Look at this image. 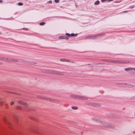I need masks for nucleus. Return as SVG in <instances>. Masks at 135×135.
I'll use <instances>...</instances> for the list:
<instances>
[{
  "mask_svg": "<svg viewBox=\"0 0 135 135\" xmlns=\"http://www.w3.org/2000/svg\"><path fill=\"white\" fill-rule=\"evenodd\" d=\"M38 97L40 99L46 100L50 102H53L55 103H58L59 102V101L58 100L47 97H45L42 96H38Z\"/></svg>",
  "mask_w": 135,
  "mask_h": 135,
  "instance_id": "1",
  "label": "nucleus"
},
{
  "mask_svg": "<svg viewBox=\"0 0 135 135\" xmlns=\"http://www.w3.org/2000/svg\"><path fill=\"white\" fill-rule=\"evenodd\" d=\"M18 103L21 105H19L18 106L17 108L18 109H21L22 108V107H26L28 105L26 103L24 102L21 100H19L18 102Z\"/></svg>",
  "mask_w": 135,
  "mask_h": 135,
  "instance_id": "2",
  "label": "nucleus"
},
{
  "mask_svg": "<svg viewBox=\"0 0 135 135\" xmlns=\"http://www.w3.org/2000/svg\"><path fill=\"white\" fill-rule=\"evenodd\" d=\"M71 96L73 98L80 100H86L87 99V98L86 97L83 96H81L77 95H71Z\"/></svg>",
  "mask_w": 135,
  "mask_h": 135,
  "instance_id": "3",
  "label": "nucleus"
},
{
  "mask_svg": "<svg viewBox=\"0 0 135 135\" xmlns=\"http://www.w3.org/2000/svg\"><path fill=\"white\" fill-rule=\"evenodd\" d=\"M104 35L103 34H99L95 35H91V36H86L85 37V38L86 39H92V38H97L99 36H100L102 35Z\"/></svg>",
  "mask_w": 135,
  "mask_h": 135,
  "instance_id": "4",
  "label": "nucleus"
},
{
  "mask_svg": "<svg viewBox=\"0 0 135 135\" xmlns=\"http://www.w3.org/2000/svg\"><path fill=\"white\" fill-rule=\"evenodd\" d=\"M0 60L4 61H5L11 62L13 61V60L10 59H6L4 57H0Z\"/></svg>",
  "mask_w": 135,
  "mask_h": 135,
  "instance_id": "5",
  "label": "nucleus"
},
{
  "mask_svg": "<svg viewBox=\"0 0 135 135\" xmlns=\"http://www.w3.org/2000/svg\"><path fill=\"white\" fill-rule=\"evenodd\" d=\"M135 70V68H126L125 69V70L126 71H128L129 70Z\"/></svg>",
  "mask_w": 135,
  "mask_h": 135,
  "instance_id": "6",
  "label": "nucleus"
},
{
  "mask_svg": "<svg viewBox=\"0 0 135 135\" xmlns=\"http://www.w3.org/2000/svg\"><path fill=\"white\" fill-rule=\"evenodd\" d=\"M92 119L95 122H99L100 121V120L99 119H98L97 118L95 117L92 118Z\"/></svg>",
  "mask_w": 135,
  "mask_h": 135,
  "instance_id": "7",
  "label": "nucleus"
},
{
  "mask_svg": "<svg viewBox=\"0 0 135 135\" xmlns=\"http://www.w3.org/2000/svg\"><path fill=\"white\" fill-rule=\"evenodd\" d=\"M59 39H68L69 38L68 37L66 36H61L59 37Z\"/></svg>",
  "mask_w": 135,
  "mask_h": 135,
  "instance_id": "8",
  "label": "nucleus"
},
{
  "mask_svg": "<svg viewBox=\"0 0 135 135\" xmlns=\"http://www.w3.org/2000/svg\"><path fill=\"white\" fill-rule=\"evenodd\" d=\"M114 62L115 63H123L124 64L125 63V62L124 61H121L119 60H116L114 61Z\"/></svg>",
  "mask_w": 135,
  "mask_h": 135,
  "instance_id": "9",
  "label": "nucleus"
},
{
  "mask_svg": "<svg viewBox=\"0 0 135 135\" xmlns=\"http://www.w3.org/2000/svg\"><path fill=\"white\" fill-rule=\"evenodd\" d=\"M60 61H66V62H68L69 61V60L68 59H60Z\"/></svg>",
  "mask_w": 135,
  "mask_h": 135,
  "instance_id": "10",
  "label": "nucleus"
},
{
  "mask_svg": "<svg viewBox=\"0 0 135 135\" xmlns=\"http://www.w3.org/2000/svg\"><path fill=\"white\" fill-rule=\"evenodd\" d=\"M92 105L95 107H98L99 106V105L98 104H97L95 103H93L92 104Z\"/></svg>",
  "mask_w": 135,
  "mask_h": 135,
  "instance_id": "11",
  "label": "nucleus"
},
{
  "mask_svg": "<svg viewBox=\"0 0 135 135\" xmlns=\"http://www.w3.org/2000/svg\"><path fill=\"white\" fill-rule=\"evenodd\" d=\"M100 2L98 0L96 1L94 3V4L95 5H97L99 4Z\"/></svg>",
  "mask_w": 135,
  "mask_h": 135,
  "instance_id": "12",
  "label": "nucleus"
},
{
  "mask_svg": "<svg viewBox=\"0 0 135 135\" xmlns=\"http://www.w3.org/2000/svg\"><path fill=\"white\" fill-rule=\"evenodd\" d=\"M72 109L74 110H76L78 109V107H72Z\"/></svg>",
  "mask_w": 135,
  "mask_h": 135,
  "instance_id": "13",
  "label": "nucleus"
},
{
  "mask_svg": "<svg viewBox=\"0 0 135 135\" xmlns=\"http://www.w3.org/2000/svg\"><path fill=\"white\" fill-rule=\"evenodd\" d=\"M45 24V23L44 22H42L40 23V25H44Z\"/></svg>",
  "mask_w": 135,
  "mask_h": 135,
  "instance_id": "14",
  "label": "nucleus"
},
{
  "mask_svg": "<svg viewBox=\"0 0 135 135\" xmlns=\"http://www.w3.org/2000/svg\"><path fill=\"white\" fill-rule=\"evenodd\" d=\"M23 4V3L21 2H19L18 3V5L19 6H22Z\"/></svg>",
  "mask_w": 135,
  "mask_h": 135,
  "instance_id": "15",
  "label": "nucleus"
},
{
  "mask_svg": "<svg viewBox=\"0 0 135 135\" xmlns=\"http://www.w3.org/2000/svg\"><path fill=\"white\" fill-rule=\"evenodd\" d=\"M66 35L67 36H70V34L69 33H66Z\"/></svg>",
  "mask_w": 135,
  "mask_h": 135,
  "instance_id": "16",
  "label": "nucleus"
},
{
  "mask_svg": "<svg viewBox=\"0 0 135 135\" xmlns=\"http://www.w3.org/2000/svg\"><path fill=\"white\" fill-rule=\"evenodd\" d=\"M70 36H72V37H73L75 35V34H74L73 33H71L70 34Z\"/></svg>",
  "mask_w": 135,
  "mask_h": 135,
  "instance_id": "17",
  "label": "nucleus"
},
{
  "mask_svg": "<svg viewBox=\"0 0 135 135\" xmlns=\"http://www.w3.org/2000/svg\"><path fill=\"white\" fill-rule=\"evenodd\" d=\"M14 104V102L13 101H12L10 103V105H13Z\"/></svg>",
  "mask_w": 135,
  "mask_h": 135,
  "instance_id": "18",
  "label": "nucleus"
},
{
  "mask_svg": "<svg viewBox=\"0 0 135 135\" xmlns=\"http://www.w3.org/2000/svg\"><path fill=\"white\" fill-rule=\"evenodd\" d=\"M55 2L56 3H58L59 2V0H55Z\"/></svg>",
  "mask_w": 135,
  "mask_h": 135,
  "instance_id": "19",
  "label": "nucleus"
},
{
  "mask_svg": "<svg viewBox=\"0 0 135 135\" xmlns=\"http://www.w3.org/2000/svg\"><path fill=\"white\" fill-rule=\"evenodd\" d=\"M48 3H52V1H49L48 2Z\"/></svg>",
  "mask_w": 135,
  "mask_h": 135,
  "instance_id": "20",
  "label": "nucleus"
},
{
  "mask_svg": "<svg viewBox=\"0 0 135 135\" xmlns=\"http://www.w3.org/2000/svg\"><path fill=\"white\" fill-rule=\"evenodd\" d=\"M23 29L24 30H28V28H23Z\"/></svg>",
  "mask_w": 135,
  "mask_h": 135,
  "instance_id": "21",
  "label": "nucleus"
},
{
  "mask_svg": "<svg viewBox=\"0 0 135 135\" xmlns=\"http://www.w3.org/2000/svg\"><path fill=\"white\" fill-rule=\"evenodd\" d=\"M3 104V103L2 101L0 102V105H1Z\"/></svg>",
  "mask_w": 135,
  "mask_h": 135,
  "instance_id": "22",
  "label": "nucleus"
},
{
  "mask_svg": "<svg viewBox=\"0 0 135 135\" xmlns=\"http://www.w3.org/2000/svg\"><path fill=\"white\" fill-rule=\"evenodd\" d=\"M107 0H101V2H103L105 1H106Z\"/></svg>",
  "mask_w": 135,
  "mask_h": 135,
  "instance_id": "23",
  "label": "nucleus"
},
{
  "mask_svg": "<svg viewBox=\"0 0 135 135\" xmlns=\"http://www.w3.org/2000/svg\"><path fill=\"white\" fill-rule=\"evenodd\" d=\"M108 0V1L110 2V1H113V0Z\"/></svg>",
  "mask_w": 135,
  "mask_h": 135,
  "instance_id": "24",
  "label": "nucleus"
},
{
  "mask_svg": "<svg viewBox=\"0 0 135 135\" xmlns=\"http://www.w3.org/2000/svg\"><path fill=\"white\" fill-rule=\"evenodd\" d=\"M2 2V0H0V2Z\"/></svg>",
  "mask_w": 135,
  "mask_h": 135,
  "instance_id": "25",
  "label": "nucleus"
},
{
  "mask_svg": "<svg viewBox=\"0 0 135 135\" xmlns=\"http://www.w3.org/2000/svg\"><path fill=\"white\" fill-rule=\"evenodd\" d=\"M127 12V11H123V12Z\"/></svg>",
  "mask_w": 135,
  "mask_h": 135,
  "instance_id": "26",
  "label": "nucleus"
},
{
  "mask_svg": "<svg viewBox=\"0 0 135 135\" xmlns=\"http://www.w3.org/2000/svg\"><path fill=\"white\" fill-rule=\"evenodd\" d=\"M4 103L5 104V105H7V104L6 103H5L4 102Z\"/></svg>",
  "mask_w": 135,
  "mask_h": 135,
  "instance_id": "27",
  "label": "nucleus"
},
{
  "mask_svg": "<svg viewBox=\"0 0 135 135\" xmlns=\"http://www.w3.org/2000/svg\"><path fill=\"white\" fill-rule=\"evenodd\" d=\"M104 122V123H105V121H104V122Z\"/></svg>",
  "mask_w": 135,
  "mask_h": 135,
  "instance_id": "28",
  "label": "nucleus"
}]
</instances>
